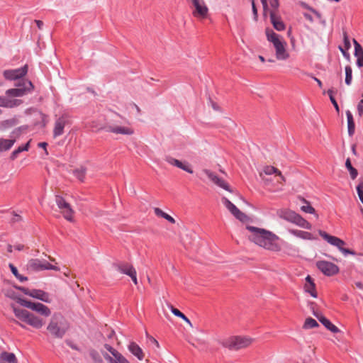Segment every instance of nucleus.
<instances>
[{
  "label": "nucleus",
  "mask_w": 363,
  "mask_h": 363,
  "mask_svg": "<svg viewBox=\"0 0 363 363\" xmlns=\"http://www.w3.org/2000/svg\"><path fill=\"white\" fill-rule=\"evenodd\" d=\"M248 230V239L257 245L272 252H279L281 246L279 238L272 232L252 225H246Z\"/></svg>",
  "instance_id": "f257e3e1"
},
{
  "label": "nucleus",
  "mask_w": 363,
  "mask_h": 363,
  "mask_svg": "<svg viewBox=\"0 0 363 363\" xmlns=\"http://www.w3.org/2000/svg\"><path fill=\"white\" fill-rule=\"evenodd\" d=\"M267 39L272 43L274 50L275 56L278 60H286L289 57V53L287 51V43L280 35L277 34L273 30L267 28L265 30Z\"/></svg>",
  "instance_id": "f03ea898"
},
{
  "label": "nucleus",
  "mask_w": 363,
  "mask_h": 363,
  "mask_svg": "<svg viewBox=\"0 0 363 363\" xmlns=\"http://www.w3.org/2000/svg\"><path fill=\"white\" fill-rule=\"evenodd\" d=\"M11 308L16 317L19 320L24 322L36 329H40L44 325L45 321L40 317H38L35 315H34L33 313L25 309L16 308L14 306H11Z\"/></svg>",
  "instance_id": "7ed1b4c3"
},
{
  "label": "nucleus",
  "mask_w": 363,
  "mask_h": 363,
  "mask_svg": "<svg viewBox=\"0 0 363 363\" xmlns=\"http://www.w3.org/2000/svg\"><path fill=\"white\" fill-rule=\"evenodd\" d=\"M68 328L64 318L59 313H55L47 327L48 332L55 337L62 338Z\"/></svg>",
  "instance_id": "20e7f679"
},
{
  "label": "nucleus",
  "mask_w": 363,
  "mask_h": 363,
  "mask_svg": "<svg viewBox=\"0 0 363 363\" xmlns=\"http://www.w3.org/2000/svg\"><path fill=\"white\" fill-rule=\"evenodd\" d=\"M277 215L280 218L294 223L301 228L308 230H310L312 228L311 223L302 218L299 214L290 209L280 208L277 211Z\"/></svg>",
  "instance_id": "39448f33"
},
{
  "label": "nucleus",
  "mask_w": 363,
  "mask_h": 363,
  "mask_svg": "<svg viewBox=\"0 0 363 363\" xmlns=\"http://www.w3.org/2000/svg\"><path fill=\"white\" fill-rule=\"evenodd\" d=\"M253 340L248 337L234 336L223 342L224 347L231 350H238L249 347Z\"/></svg>",
  "instance_id": "423d86ee"
},
{
  "label": "nucleus",
  "mask_w": 363,
  "mask_h": 363,
  "mask_svg": "<svg viewBox=\"0 0 363 363\" xmlns=\"http://www.w3.org/2000/svg\"><path fill=\"white\" fill-rule=\"evenodd\" d=\"M17 88L6 90V95L9 98L23 96L28 92H30L34 86L30 81L24 80L22 83L17 85Z\"/></svg>",
  "instance_id": "0eeeda50"
},
{
  "label": "nucleus",
  "mask_w": 363,
  "mask_h": 363,
  "mask_svg": "<svg viewBox=\"0 0 363 363\" xmlns=\"http://www.w3.org/2000/svg\"><path fill=\"white\" fill-rule=\"evenodd\" d=\"M319 234L328 243L337 247L339 250L345 255L348 254L354 255V252L352 250L343 247V246L345 245V242L342 240L338 238L337 237L330 235L323 230H319Z\"/></svg>",
  "instance_id": "6e6552de"
},
{
  "label": "nucleus",
  "mask_w": 363,
  "mask_h": 363,
  "mask_svg": "<svg viewBox=\"0 0 363 363\" xmlns=\"http://www.w3.org/2000/svg\"><path fill=\"white\" fill-rule=\"evenodd\" d=\"M18 303H21V305L31 309L45 317H48L51 314L50 308L41 303L31 302L30 301L21 298L18 300Z\"/></svg>",
  "instance_id": "1a4fd4ad"
},
{
  "label": "nucleus",
  "mask_w": 363,
  "mask_h": 363,
  "mask_svg": "<svg viewBox=\"0 0 363 363\" xmlns=\"http://www.w3.org/2000/svg\"><path fill=\"white\" fill-rule=\"evenodd\" d=\"M27 269L31 271H43L47 269H52L59 271L60 269L57 266L52 265L44 260L42 261L38 259H31L27 264Z\"/></svg>",
  "instance_id": "9d476101"
},
{
  "label": "nucleus",
  "mask_w": 363,
  "mask_h": 363,
  "mask_svg": "<svg viewBox=\"0 0 363 363\" xmlns=\"http://www.w3.org/2000/svg\"><path fill=\"white\" fill-rule=\"evenodd\" d=\"M316 266L326 276H333L338 273V267L328 261H319L316 263Z\"/></svg>",
  "instance_id": "9b49d317"
},
{
  "label": "nucleus",
  "mask_w": 363,
  "mask_h": 363,
  "mask_svg": "<svg viewBox=\"0 0 363 363\" xmlns=\"http://www.w3.org/2000/svg\"><path fill=\"white\" fill-rule=\"evenodd\" d=\"M202 172L213 183L215 184L216 185H217L218 186L220 187V188H223L227 191H229L230 192H232V190L230 189V186L228 185V184L224 181L223 179H222L221 178L218 177L214 172H213L212 171L209 170V169H203L202 170Z\"/></svg>",
  "instance_id": "f8f14e48"
},
{
  "label": "nucleus",
  "mask_w": 363,
  "mask_h": 363,
  "mask_svg": "<svg viewBox=\"0 0 363 363\" xmlns=\"http://www.w3.org/2000/svg\"><path fill=\"white\" fill-rule=\"evenodd\" d=\"M223 204L228 208V210L238 220L240 221H245L247 220V216L240 211L233 203H231L228 199L225 197H223L222 199Z\"/></svg>",
  "instance_id": "ddd939ff"
},
{
  "label": "nucleus",
  "mask_w": 363,
  "mask_h": 363,
  "mask_svg": "<svg viewBox=\"0 0 363 363\" xmlns=\"http://www.w3.org/2000/svg\"><path fill=\"white\" fill-rule=\"evenodd\" d=\"M192 2L195 7L193 15L199 18H205L208 15V9L203 0H192Z\"/></svg>",
  "instance_id": "4468645a"
},
{
  "label": "nucleus",
  "mask_w": 363,
  "mask_h": 363,
  "mask_svg": "<svg viewBox=\"0 0 363 363\" xmlns=\"http://www.w3.org/2000/svg\"><path fill=\"white\" fill-rule=\"evenodd\" d=\"M27 72L28 66L25 65L19 69L5 70L4 76L6 79L16 80L25 76Z\"/></svg>",
  "instance_id": "2eb2a0df"
},
{
  "label": "nucleus",
  "mask_w": 363,
  "mask_h": 363,
  "mask_svg": "<svg viewBox=\"0 0 363 363\" xmlns=\"http://www.w3.org/2000/svg\"><path fill=\"white\" fill-rule=\"evenodd\" d=\"M269 16L271 23L273 25V27L277 30L282 31L285 29V24L282 21L281 16L279 15L278 12L275 11H269Z\"/></svg>",
  "instance_id": "dca6fc26"
},
{
  "label": "nucleus",
  "mask_w": 363,
  "mask_h": 363,
  "mask_svg": "<svg viewBox=\"0 0 363 363\" xmlns=\"http://www.w3.org/2000/svg\"><path fill=\"white\" fill-rule=\"evenodd\" d=\"M22 103V100L11 99L7 95L0 96L1 107L11 108L20 106Z\"/></svg>",
  "instance_id": "f3484780"
},
{
  "label": "nucleus",
  "mask_w": 363,
  "mask_h": 363,
  "mask_svg": "<svg viewBox=\"0 0 363 363\" xmlns=\"http://www.w3.org/2000/svg\"><path fill=\"white\" fill-rule=\"evenodd\" d=\"M106 130L108 132H111L115 134H122V135H132L134 133V130L133 128L128 126H120V125H108L106 128Z\"/></svg>",
  "instance_id": "a211bd4d"
},
{
  "label": "nucleus",
  "mask_w": 363,
  "mask_h": 363,
  "mask_svg": "<svg viewBox=\"0 0 363 363\" xmlns=\"http://www.w3.org/2000/svg\"><path fill=\"white\" fill-rule=\"evenodd\" d=\"M165 160L171 165H173L178 168H180V169H183L184 171L187 172L188 173H190V174L193 173V170H192L191 166L187 163L182 162L181 161H179V160L175 159L172 157H167Z\"/></svg>",
  "instance_id": "6ab92c4d"
},
{
  "label": "nucleus",
  "mask_w": 363,
  "mask_h": 363,
  "mask_svg": "<svg viewBox=\"0 0 363 363\" xmlns=\"http://www.w3.org/2000/svg\"><path fill=\"white\" fill-rule=\"evenodd\" d=\"M353 43L354 45V56L357 57V65L359 67H363V48L360 44L355 40L353 39Z\"/></svg>",
  "instance_id": "aec40b11"
},
{
  "label": "nucleus",
  "mask_w": 363,
  "mask_h": 363,
  "mask_svg": "<svg viewBox=\"0 0 363 363\" xmlns=\"http://www.w3.org/2000/svg\"><path fill=\"white\" fill-rule=\"evenodd\" d=\"M30 296L46 303H50L51 301L49 294L40 289H32Z\"/></svg>",
  "instance_id": "412c9836"
},
{
  "label": "nucleus",
  "mask_w": 363,
  "mask_h": 363,
  "mask_svg": "<svg viewBox=\"0 0 363 363\" xmlns=\"http://www.w3.org/2000/svg\"><path fill=\"white\" fill-rule=\"evenodd\" d=\"M16 141L15 137H11L10 139H5L0 138V152L9 150Z\"/></svg>",
  "instance_id": "4be33fe9"
},
{
  "label": "nucleus",
  "mask_w": 363,
  "mask_h": 363,
  "mask_svg": "<svg viewBox=\"0 0 363 363\" xmlns=\"http://www.w3.org/2000/svg\"><path fill=\"white\" fill-rule=\"evenodd\" d=\"M65 119L63 117L59 118L55 123V127L53 130L54 137H58L63 133V130L65 125Z\"/></svg>",
  "instance_id": "5701e85b"
},
{
  "label": "nucleus",
  "mask_w": 363,
  "mask_h": 363,
  "mask_svg": "<svg viewBox=\"0 0 363 363\" xmlns=\"http://www.w3.org/2000/svg\"><path fill=\"white\" fill-rule=\"evenodd\" d=\"M129 351L135 356L139 360H142L144 358V352L138 345L135 342H130L128 345Z\"/></svg>",
  "instance_id": "b1692460"
},
{
  "label": "nucleus",
  "mask_w": 363,
  "mask_h": 363,
  "mask_svg": "<svg viewBox=\"0 0 363 363\" xmlns=\"http://www.w3.org/2000/svg\"><path fill=\"white\" fill-rule=\"evenodd\" d=\"M305 291L309 293L313 298L317 297V292L315 291V286L313 283L312 278L310 276H307L306 278V284L304 286Z\"/></svg>",
  "instance_id": "393cba45"
},
{
  "label": "nucleus",
  "mask_w": 363,
  "mask_h": 363,
  "mask_svg": "<svg viewBox=\"0 0 363 363\" xmlns=\"http://www.w3.org/2000/svg\"><path fill=\"white\" fill-rule=\"evenodd\" d=\"M289 232L301 239L303 240H313L314 238L313 237L312 234L311 233L299 230H295V229H290L289 230Z\"/></svg>",
  "instance_id": "a878e982"
},
{
  "label": "nucleus",
  "mask_w": 363,
  "mask_h": 363,
  "mask_svg": "<svg viewBox=\"0 0 363 363\" xmlns=\"http://www.w3.org/2000/svg\"><path fill=\"white\" fill-rule=\"evenodd\" d=\"M117 269L120 272L126 274L129 277L132 273H133L134 271H135L133 266L128 263L120 264L117 266Z\"/></svg>",
  "instance_id": "bb28decb"
},
{
  "label": "nucleus",
  "mask_w": 363,
  "mask_h": 363,
  "mask_svg": "<svg viewBox=\"0 0 363 363\" xmlns=\"http://www.w3.org/2000/svg\"><path fill=\"white\" fill-rule=\"evenodd\" d=\"M346 116L347 119L348 134L350 136H352L354 135L355 130V124L354 122L353 116L349 110L346 111Z\"/></svg>",
  "instance_id": "cd10ccee"
},
{
  "label": "nucleus",
  "mask_w": 363,
  "mask_h": 363,
  "mask_svg": "<svg viewBox=\"0 0 363 363\" xmlns=\"http://www.w3.org/2000/svg\"><path fill=\"white\" fill-rule=\"evenodd\" d=\"M60 212L62 213L64 218L66 220L70 222L74 221V211L69 204L67 205L66 207H64V208L61 209Z\"/></svg>",
  "instance_id": "c85d7f7f"
},
{
  "label": "nucleus",
  "mask_w": 363,
  "mask_h": 363,
  "mask_svg": "<svg viewBox=\"0 0 363 363\" xmlns=\"http://www.w3.org/2000/svg\"><path fill=\"white\" fill-rule=\"evenodd\" d=\"M18 123V121L16 118H10L7 120H4L0 122V130H6L10 128H12L15 125H16Z\"/></svg>",
  "instance_id": "c756f323"
},
{
  "label": "nucleus",
  "mask_w": 363,
  "mask_h": 363,
  "mask_svg": "<svg viewBox=\"0 0 363 363\" xmlns=\"http://www.w3.org/2000/svg\"><path fill=\"white\" fill-rule=\"evenodd\" d=\"M0 359L7 363H18L17 358L13 353L4 352L1 353Z\"/></svg>",
  "instance_id": "7c9ffc66"
},
{
  "label": "nucleus",
  "mask_w": 363,
  "mask_h": 363,
  "mask_svg": "<svg viewBox=\"0 0 363 363\" xmlns=\"http://www.w3.org/2000/svg\"><path fill=\"white\" fill-rule=\"evenodd\" d=\"M320 323L330 331L336 333H338L340 330L337 327H336L335 325H333L328 319H327L325 316L320 317Z\"/></svg>",
  "instance_id": "2f4dec72"
},
{
  "label": "nucleus",
  "mask_w": 363,
  "mask_h": 363,
  "mask_svg": "<svg viewBox=\"0 0 363 363\" xmlns=\"http://www.w3.org/2000/svg\"><path fill=\"white\" fill-rule=\"evenodd\" d=\"M31 142V140H28V142L24 145L19 146L17 149L13 150L10 156L11 160H14L18 155L19 153L23 152V151H28L30 147V143Z\"/></svg>",
  "instance_id": "473e14b6"
},
{
  "label": "nucleus",
  "mask_w": 363,
  "mask_h": 363,
  "mask_svg": "<svg viewBox=\"0 0 363 363\" xmlns=\"http://www.w3.org/2000/svg\"><path fill=\"white\" fill-rule=\"evenodd\" d=\"M154 212H155V214L157 216L160 217V218H163L166 219L167 220H168L171 223H175V222H176L173 217H172L171 216H169L167 213H164L160 208H157V207L155 208H154Z\"/></svg>",
  "instance_id": "72a5a7b5"
},
{
  "label": "nucleus",
  "mask_w": 363,
  "mask_h": 363,
  "mask_svg": "<svg viewBox=\"0 0 363 363\" xmlns=\"http://www.w3.org/2000/svg\"><path fill=\"white\" fill-rule=\"evenodd\" d=\"M263 172L267 175H271V174H275L276 175H277L280 177L281 181H284V177L282 176L281 172L278 169H277L272 166L265 167L263 169Z\"/></svg>",
  "instance_id": "f704fd0d"
},
{
  "label": "nucleus",
  "mask_w": 363,
  "mask_h": 363,
  "mask_svg": "<svg viewBox=\"0 0 363 363\" xmlns=\"http://www.w3.org/2000/svg\"><path fill=\"white\" fill-rule=\"evenodd\" d=\"M345 167L348 169L350 177L352 179H354L357 178L358 172L357 170L352 167L351 164V161L350 158H347L345 162Z\"/></svg>",
  "instance_id": "c9c22d12"
},
{
  "label": "nucleus",
  "mask_w": 363,
  "mask_h": 363,
  "mask_svg": "<svg viewBox=\"0 0 363 363\" xmlns=\"http://www.w3.org/2000/svg\"><path fill=\"white\" fill-rule=\"evenodd\" d=\"M345 84L347 86H350L352 84V69L350 65H347L345 68Z\"/></svg>",
  "instance_id": "e433bc0d"
},
{
  "label": "nucleus",
  "mask_w": 363,
  "mask_h": 363,
  "mask_svg": "<svg viewBox=\"0 0 363 363\" xmlns=\"http://www.w3.org/2000/svg\"><path fill=\"white\" fill-rule=\"evenodd\" d=\"M318 326V323L315 319H313L312 318H306L303 324V328L305 329H311Z\"/></svg>",
  "instance_id": "4c0bfd02"
},
{
  "label": "nucleus",
  "mask_w": 363,
  "mask_h": 363,
  "mask_svg": "<svg viewBox=\"0 0 363 363\" xmlns=\"http://www.w3.org/2000/svg\"><path fill=\"white\" fill-rule=\"evenodd\" d=\"M303 201L304 202L305 205H303L301 207V211H303L305 213H315V208L313 207H312L310 205V203L305 199H303Z\"/></svg>",
  "instance_id": "58836bf2"
},
{
  "label": "nucleus",
  "mask_w": 363,
  "mask_h": 363,
  "mask_svg": "<svg viewBox=\"0 0 363 363\" xmlns=\"http://www.w3.org/2000/svg\"><path fill=\"white\" fill-rule=\"evenodd\" d=\"M55 202L58 206V208L61 210L64 208V207H66L69 203H67L62 196H55Z\"/></svg>",
  "instance_id": "ea45409f"
},
{
  "label": "nucleus",
  "mask_w": 363,
  "mask_h": 363,
  "mask_svg": "<svg viewBox=\"0 0 363 363\" xmlns=\"http://www.w3.org/2000/svg\"><path fill=\"white\" fill-rule=\"evenodd\" d=\"M85 169L84 168H80L75 169L74 171V175L81 182H83L85 177Z\"/></svg>",
  "instance_id": "a19ab883"
},
{
  "label": "nucleus",
  "mask_w": 363,
  "mask_h": 363,
  "mask_svg": "<svg viewBox=\"0 0 363 363\" xmlns=\"http://www.w3.org/2000/svg\"><path fill=\"white\" fill-rule=\"evenodd\" d=\"M10 267H11V269L12 273H13V274L15 275V277H16L17 279H18L21 281H26V280H27V277H23V276H22V275L19 274V273H18V272L17 269H16L15 267H13V265H11V264L10 265Z\"/></svg>",
  "instance_id": "79ce46f5"
},
{
  "label": "nucleus",
  "mask_w": 363,
  "mask_h": 363,
  "mask_svg": "<svg viewBox=\"0 0 363 363\" xmlns=\"http://www.w3.org/2000/svg\"><path fill=\"white\" fill-rule=\"evenodd\" d=\"M104 347L106 348V350H108L114 357H116L117 356H118L121 353L119 352H118L116 349H114L113 347H111V345H108V344H106L104 345Z\"/></svg>",
  "instance_id": "37998d69"
},
{
  "label": "nucleus",
  "mask_w": 363,
  "mask_h": 363,
  "mask_svg": "<svg viewBox=\"0 0 363 363\" xmlns=\"http://www.w3.org/2000/svg\"><path fill=\"white\" fill-rule=\"evenodd\" d=\"M269 4L272 7V9L270 11H275L278 12V9L279 7V0H269Z\"/></svg>",
  "instance_id": "c03bdc74"
},
{
  "label": "nucleus",
  "mask_w": 363,
  "mask_h": 363,
  "mask_svg": "<svg viewBox=\"0 0 363 363\" xmlns=\"http://www.w3.org/2000/svg\"><path fill=\"white\" fill-rule=\"evenodd\" d=\"M90 354L96 363H103V361L97 352L91 351Z\"/></svg>",
  "instance_id": "a18cd8bd"
},
{
  "label": "nucleus",
  "mask_w": 363,
  "mask_h": 363,
  "mask_svg": "<svg viewBox=\"0 0 363 363\" xmlns=\"http://www.w3.org/2000/svg\"><path fill=\"white\" fill-rule=\"evenodd\" d=\"M343 41H344V48H345V50H349L351 47V45H350V42L349 38H348L346 32L343 33Z\"/></svg>",
  "instance_id": "49530a36"
},
{
  "label": "nucleus",
  "mask_w": 363,
  "mask_h": 363,
  "mask_svg": "<svg viewBox=\"0 0 363 363\" xmlns=\"http://www.w3.org/2000/svg\"><path fill=\"white\" fill-rule=\"evenodd\" d=\"M357 191L359 196V198L362 203H363V182H360L359 185L357 186Z\"/></svg>",
  "instance_id": "de8ad7c7"
},
{
  "label": "nucleus",
  "mask_w": 363,
  "mask_h": 363,
  "mask_svg": "<svg viewBox=\"0 0 363 363\" xmlns=\"http://www.w3.org/2000/svg\"><path fill=\"white\" fill-rule=\"evenodd\" d=\"M113 363H130V362L121 354L116 357Z\"/></svg>",
  "instance_id": "09e8293b"
},
{
  "label": "nucleus",
  "mask_w": 363,
  "mask_h": 363,
  "mask_svg": "<svg viewBox=\"0 0 363 363\" xmlns=\"http://www.w3.org/2000/svg\"><path fill=\"white\" fill-rule=\"evenodd\" d=\"M102 355L108 363H113L116 357L110 356L107 352H101Z\"/></svg>",
  "instance_id": "8fccbe9b"
},
{
  "label": "nucleus",
  "mask_w": 363,
  "mask_h": 363,
  "mask_svg": "<svg viewBox=\"0 0 363 363\" xmlns=\"http://www.w3.org/2000/svg\"><path fill=\"white\" fill-rule=\"evenodd\" d=\"M170 309L172 312V313L177 316V317H179V318H182L183 317L182 315H184V313H182L179 310H178L177 308H174L172 306H170Z\"/></svg>",
  "instance_id": "3c124183"
},
{
  "label": "nucleus",
  "mask_w": 363,
  "mask_h": 363,
  "mask_svg": "<svg viewBox=\"0 0 363 363\" xmlns=\"http://www.w3.org/2000/svg\"><path fill=\"white\" fill-rule=\"evenodd\" d=\"M340 51L342 52V55L347 58V60L350 59V54L349 52H347L348 50H345V48H342V46H339L338 47Z\"/></svg>",
  "instance_id": "603ef678"
},
{
  "label": "nucleus",
  "mask_w": 363,
  "mask_h": 363,
  "mask_svg": "<svg viewBox=\"0 0 363 363\" xmlns=\"http://www.w3.org/2000/svg\"><path fill=\"white\" fill-rule=\"evenodd\" d=\"M251 3H252V12H253V15H254V19L255 21H257V9L256 8L255 1L251 0Z\"/></svg>",
  "instance_id": "864d4df0"
},
{
  "label": "nucleus",
  "mask_w": 363,
  "mask_h": 363,
  "mask_svg": "<svg viewBox=\"0 0 363 363\" xmlns=\"http://www.w3.org/2000/svg\"><path fill=\"white\" fill-rule=\"evenodd\" d=\"M357 111L359 117H362L363 116V103H362V101L359 102L357 104Z\"/></svg>",
  "instance_id": "5fc2aeb1"
},
{
  "label": "nucleus",
  "mask_w": 363,
  "mask_h": 363,
  "mask_svg": "<svg viewBox=\"0 0 363 363\" xmlns=\"http://www.w3.org/2000/svg\"><path fill=\"white\" fill-rule=\"evenodd\" d=\"M17 289L20 291H21L24 294L28 295L30 296V291L31 290L28 289V288L23 287V286H18Z\"/></svg>",
  "instance_id": "6e6d98bb"
},
{
  "label": "nucleus",
  "mask_w": 363,
  "mask_h": 363,
  "mask_svg": "<svg viewBox=\"0 0 363 363\" xmlns=\"http://www.w3.org/2000/svg\"><path fill=\"white\" fill-rule=\"evenodd\" d=\"M17 289L20 291H21L24 294L28 295L30 296V291L31 290L28 289V288L23 287V286H18Z\"/></svg>",
  "instance_id": "4d7b16f0"
},
{
  "label": "nucleus",
  "mask_w": 363,
  "mask_h": 363,
  "mask_svg": "<svg viewBox=\"0 0 363 363\" xmlns=\"http://www.w3.org/2000/svg\"><path fill=\"white\" fill-rule=\"evenodd\" d=\"M133 283L137 285L138 284V279H137V273L136 270L133 272L130 276Z\"/></svg>",
  "instance_id": "13d9d810"
},
{
  "label": "nucleus",
  "mask_w": 363,
  "mask_h": 363,
  "mask_svg": "<svg viewBox=\"0 0 363 363\" xmlns=\"http://www.w3.org/2000/svg\"><path fill=\"white\" fill-rule=\"evenodd\" d=\"M133 283L137 285L138 284V279H137V273L136 270L133 272L130 276Z\"/></svg>",
  "instance_id": "bf43d9fd"
},
{
  "label": "nucleus",
  "mask_w": 363,
  "mask_h": 363,
  "mask_svg": "<svg viewBox=\"0 0 363 363\" xmlns=\"http://www.w3.org/2000/svg\"><path fill=\"white\" fill-rule=\"evenodd\" d=\"M330 101H331L332 104H333L336 111L339 112L340 111L339 106H338V104H337L335 99L334 97H331Z\"/></svg>",
  "instance_id": "052dcab7"
},
{
  "label": "nucleus",
  "mask_w": 363,
  "mask_h": 363,
  "mask_svg": "<svg viewBox=\"0 0 363 363\" xmlns=\"http://www.w3.org/2000/svg\"><path fill=\"white\" fill-rule=\"evenodd\" d=\"M263 6L264 13L268 11L267 0H260Z\"/></svg>",
  "instance_id": "680f3d73"
},
{
  "label": "nucleus",
  "mask_w": 363,
  "mask_h": 363,
  "mask_svg": "<svg viewBox=\"0 0 363 363\" xmlns=\"http://www.w3.org/2000/svg\"><path fill=\"white\" fill-rule=\"evenodd\" d=\"M47 146H48V143H47L43 142V143H38V147L43 148L45 150V154L48 155V152L47 149H46Z\"/></svg>",
  "instance_id": "e2e57ef3"
},
{
  "label": "nucleus",
  "mask_w": 363,
  "mask_h": 363,
  "mask_svg": "<svg viewBox=\"0 0 363 363\" xmlns=\"http://www.w3.org/2000/svg\"><path fill=\"white\" fill-rule=\"evenodd\" d=\"M149 339L151 342H152L156 346V347H160V344L156 339H155L153 337H149Z\"/></svg>",
  "instance_id": "0e129e2a"
},
{
  "label": "nucleus",
  "mask_w": 363,
  "mask_h": 363,
  "mask_svg": "<svg viewBox=\"0 0 363 363\" xmlns=\"http://www.w3.org/2000/svg\"><path fill=\"white\" fill-rule=\"evenodd\" d=\"M21 220V216H18V215H16V214L13 215V218H12V219H11L12 222H13V223L18 222V221H20Z\"/></svg>",
  "instance_id": "69168bd1"
},
{
  "label": "nucleus",
  "mask_w": 363,
  "mask_h": 363,
  "mask_svg": "<svg viewBox=\"0 0 363 363\" xmlns=\"http://www.w3.org/2000/svg\"><path fill=\"white\" fill-rule=\"evenodd\" d=\"M35 23H36V25H37V26H38V28L39 29L41 30L43 28L44 24H43V22L42 21H40V20H35Z\"/></svg>",
  "instance_id": "338daca9"
},
{
  "label": "nucleus",
  "mask_w": 363,
  "mask_h": 363,
  "mask_svg": "<svg viewBox=\"0 0 363 363\" xmlns=\"http://www.w3.org/2000/svg\"><path fill=\"white\" fill-rule=\"evenodd\" d=\"M300 5L303 7L304 9H308L309 11H311V9H313L312 7H311L310 6H308L307 4H306L305 2H300Z\"/></svg>",
  "instance_id": "774afa93"
}]
</instances>
